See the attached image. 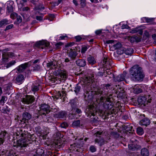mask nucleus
Segmentation results:
<instances>
[{
  "instance_id": "dca6fc26",
  "label": "nucleus",
  "mask_w": 156,
  "mask_h": 156,
  "mask_svg": "<svg viewBox=\"0 0 156 156\" xmlns=\"http://www.w3.org/2000/svg\"><path fill=\"white\" fill-rule=\"evenodd\" d=\"M24 80V76L21 74L18 75L16 78V83L18 84H22Z\"/></svg>"
},
{
  "instance_id": "a18cd8bd",
  "label": "nucleus",
  "mask_w": 156,
  "mask_h": 156,
  "mask_svg": "<svg viewBox=\"0 0 156 156\" xmlns=\"http://www.w3.org/2000/svg\"><path fill=\"white\" fill-rule=\"evenodd\" d=\"M113 46L115 49H117L121 47L122 44L120 42H117L116 44L114 45Z\"/></svg>"
},
{
  "instance_id": "20e7f679",
  "label": "nucleus",
  "mask_w": 156,
  "mask_h": 156,
  "mask_svg": "<svg viewBox=\"0 0 156 156\" xmlns=\"http://www.w3.org/2000/svg\"><path fill=\"white\" fill-rule=\"evenodd\" d=\"M104 133L102 131H97L94 134V136L97 138L95 140V143H98L100 146H101L105 144V140L103 138Z\"/></svg>"
},
{
  "instance_id": "69168bd1",
  "label": "nucleus",
  "mask_w": 156,
  "mask_h": 156,
  "mask_svg": "<svg viewBox=\"0 0 156 156\" xmlns=\"http://www.w3.org/2000/svg\"><path fill=\"white\" fill-rule=\"evenodd\" d=\"M5 96H2L1 99L0 100V102L1 104H4L5 103Z\"/></svg>"
},
{
  "instance_id": "37998d69",
  "label": "nucleus",
  "mask_w": 156,
  "mask_h": 156,
  "mask_svg": "<svg viewBox=\"0 0 156 156\" xmlns=\"http://www.w3.org/2000/svg\"><path fill=\"white\" fill-rule=\"evenodd\" d=\"M31 90L34 92L37 91L39 90V86L32 85L31 86Z\"/></svg>"
},
{
  "instance_id": "603ef678",
  "label": "nucleus",
  "mask_w": 156,
  "mask_h": 156,
  "mask_svg": "<svg viewBox=\"0 0 156 156\" xmlns=\"http://www.w3.org/2000/svg\"><path fill=\"white\" fill-rule=\"evenodd\" d=\"M90 150L92 152H95L96 151V148L95 146L92 145L90 147Z\"/></svg>"
},
{
  "instance_id": "f03ea898",
  "label": "nucleus",
  "mask_w": 156,
  "mask_h": 156,
  "mask_svg": "<svg viewBox=\"0 0 156 156\" xmlns=\"http://www.w3.org/2000/svg\"><path fill=\"white\" fill-rule=\"evenodd\" d=\"M129 73L130 78L133 81H142L145 77L142 68L138 65H135L131 67Z\"/></svg>"
},
{
  "instance_id": "79ce46f5",
  "label": "nucleus",
  "mask_w": 156,
  "mask_h": 156,
  "mask_svg": "<svg viewBox=\"0 0 156 156\" xmlns=\"http://www.w3.org/2000/svg\"><path fill=\"white\" fill-rule=\"evenodd\" d=\"M111 134L112 137L115 138H119L120 136V134L116 132H112Z\"/></svg>"
},
{
  "instance_id": "a19ab883",
  "label": "nucleus",
  "mask_w": 156,
  "mask_h": 156,
  "mask_svg": "<svg viewBox=\"0 0 156 156\" xmlns=\"http://www.w3.org/2000/svg\"><path fill=\"white\" fill-rule=\"evenodd\" d=\"M132 129V126L130 125H129L127 126H126L125 127V129L126 131L129 132V133H133V130Z\"/></svg>"
},
{
  "instance_id": "0eeeda50",
  "label": "nucleus",
  "mask_w": 156,
  "mask_h": 156,
  "mask_svg": "<svg viewBox=\"0 0 156 156\" xmlns=\"http://www.w3.org/2000/svg\"><path fill=\"white\" fill-rule=\"evenodd\" d=\"M50 43L46 41H40L37 42L35 44L36 47L42 49H46L49 47Z\"/></svg>"
},
{
  "instance_id": "0e129e2a",
  "label": "nucleus",
  "mask_w": 156,
  "mask_h": 156,
  "mask_svg": "<svg viewBox=\"0 0 156 156\" xmlns=\"http://www.w3.org/2000/svg\"><path fill=\"white\" fill-rule=\"evenodd\" d=\"M75 111V112H76L79 115L82 113V111L81 110L76 108L75 109H74Z\"/></svg>"
},
{
  "instance_id": "9b49d317",
  "label": "nucleus",
  "mask_w": 156,
  "mask_h": 156,
  "mask_svg": "<svg viewBox=\"0 0 156 156\" xmlns=\"http://www.w3.org/2000/svg\"><path fill=\"white\" fill-rule=\"evenodd\" d=\"M35 99L34 96L27 95L25 98H23L22 102L27 104H31L35 101Z\"/></svg>"
},
{
  "instance_id": "864d4df0",
  "label": "nucleus",
  "mask_w": 156,
  "mask_h": 156,
  "mask_svg": "<svg viewBox=\"0 0 156 156\" xmlns=\"http://www.w3.org/2000/svg\"><path fill=\"white\" fill-rule=\"evenodd\" d=\"M13 26L14 25L13 24H11L8 25L6 27L5 29V31H6L12 28L13 27Z\"/></svg>"
},
{
  "instance_id": "39448f33",
  "label": "nucleus",
  "mask_w": 156,
  "mask_h": 156,
  "mask_svg": "<svg viewBox=\"0 0 156 156\" xmlns=\"http://www.w3.org/2000/svg\"><path fill=\"white\" fill-rule=\"evenodd\" d=\"M83 139H80L73 144L71 145V147L72 149H73V150H76V151L80 152L81 151V148L83 147Z\"/></svg>"
},
{
  "instance_id": "9d476101",
  "label": "nucleus",
  "mask_w": 156,
  "mask_h": 156,
  "mask_svg": "<svg viewBox=\"0 0 156 156\" xmlns=\"http://www.w3.org/2000/svg\"><path fill=\"white\" fill-rule=\"evenodd\" d=\"M31 115L30 113L25 112L23 113L22 118L20 121L25 124L28 123V121L31 118Z\"/></svg>"
},
{
  "instance_id": "13d9d810",
  "label": "nucleus",
  "mask_w": 156,
  "mask_h": 156,
  "mask_svg": "<svg viewBox=\"0 0 156 156\" xmlns=\"http://www.w3.org/2000/svg\"><path fill=\"white\" fill-rule=\"evenodd\" d=\"M81 2L80 4L82 7H84L86 5V0H80Z\"/></svg>"
},
{
  "instance_id": "a878e982",
  "label": "nucleus",
  "mask_w": 156,
  "mask_h": 156,
  "mask_svg": "<svg viewBox=\"0 0 156 156\" xmlns=\"http://www.w3.org/2000/svg\"><path fill=\"white\" fill-rule=\"evenodd\" d=\"M141 154L143 156H148L149 155V152L147 149L146 148H144L141 150Z\"/></svg>"
},
{
  "instance_id": "09e8293b",
  "label": "nucleus",
  "mask_w": 156,
  "mask_h": 156,
  "mask_svg": "<svg viewBox=\"0 0 156 156\" xmlns=\"http://www.w3.org/2000/svg\"><path fill=\"white\" fill-rule=\"evenodd\" d=\"M68 126V124L66 122H63L61 124L60 126L62 128H66Z\"/></svg>"
},
{
  "instance_id": "4be33fe9",
  "label": "nucleus",
  "mask_w": 156,
  "mask_h": 156,
  "mask_svg": "<svg viewBox=\"0 0 156 156\" xmlns=\"http://www.w3.org/2000/svg\"><path fill=\"white\" fill-rule=\"evenodd\" d=\"M133 92L136 94L141 93L143 91L142 87L140 85H136L133 88Z\"/></svg>"
},
{
  "instance_id": "052dcab7",
  "label": "nucleus",
  "mask_w": 156,
  "mask_h": 156,
  "mask_svg": "<svg viewBox=\"0 0 156 156\" xmlns=\"http://www.w3.org/2000/svg\"><path fill=\"white\" fill-rule=\"evenodd\" d=\"M49 17L48 20L50 21H52V19L55 18V16L54 14H49Z\"/></svg>"
},
{
  "instance_id": "6e6d98bb",
  "label": "nucleus",
  "mask_w": 156,
  "mask_h": 156,
  "mask_svg": "<svg viewBox=\"0 0 156 156\" xmlns=\"http://www.w3.org/2000/svg\"><path fill=\"white\" fill-rule=\"evenodd\" d=\"M52 66H55V64H53V62H50L48 63L47 64V66L50 68H51V67H52Z\"/></svg>"
},
{
  "instance_id": "de8ad7c7",
  "label": "nucleus",
  "mask_w": 156,
  "mask_h": 156,
  "mask_svg": "<svg viewBox=\"0 0 156 156\" xmlns=\"http://www.w3.org/2000/svg\"><path fill=\"white\" fill-rule=\"evenodd\" d=\"M16 18V21L18 23H20L22 22V19L20 16L18 15Z\"/></svg>"
},
{
  "instance_id": "2f4dec72",
  "label": "nucleus",
  "mask_w": 156,
  "mask_h": 156,
  "mask_svg": "<svg viewBox=\"0 0 156 156\" xmlns=\"http://www.w3.org/2000/svg\"><path fill=\"white\" fill-rule=\"evenodd\" d=\"M143 20L144 22L151 24L154 21V19L152 18H148L147 17H144L143 18Z\"/></svg>"
},
{
  "instance_id": "5701e85b",
  "label": "nucleus",
  "mask_w": 156,
  "mask_h": 156,
  "mask_svg": "<svg viewBox=\"0 0 156 156\" xmlns=\"http://www.w3.org/2000/svg\"><path fill=\"white\" fill-rule=\"evenodd\" d=\"M102 65L105 67L107 66H108L109 67V66H111L110 59L105 56L103 59Z\"/></svg>"
},
{
  "instance_id": "72a5a7b5",
  "label": "nucleus",
  "mask_w": 156,
  "mask_h": 156,
  "mask_svg": "<svg viewBox=\"0 0 156 156\" xmlns=\"http://www.w3.org/2000/svg\"><path fill=\"white\" fill-rule=\"evenodd\" d=\"M2 64L5 65L8 62V57L7 56V55H3L2 54Z\"/></svg>"
},
{
  "instance_id": "2eb2a0df",
  "label": "nucleus",
  "mask_w": 156,
  "mask_h": 156,
  "mask_svg": "<svg viewBox=\"0 0 156 156\" xmlns=\"http://www.w3.org/2000/svg\"><path fill=\"white\" fill-rule=\"evenodd\" d=\"M126 74L127 73L125 71H124L122 74L116 76L115 79V81L116 82H120L124 80Z\"/></svg>"
},
{
  "instance_id": "58836bf2",
  "label": "nucleus",
  "mask_w": 156,
  "mask_h": 156,
  "mask_svg": "<svg viewBox=\"0 0 156 156\" xmlns=\"http://www.w3.org/2000/svg\"><path fill=\"white\" fill-rule=\"evenodd\" d=\"M1 111L2 112L4 113L7 114L8 112H9L10 111V109H9L8 107L7 106L4 107L2 109Z\"/></svg>"
},
{
  "instance_id": "1a4fd4ad",
  "label": "nucleus",
  "mask_w": 156,
  "mask_h": 156,
  "mask_svg": "<svg viewBox=\"0 0 156 156\" xmlns=\"http://www.w3.org/2000/svg\"><path fill=\"white\" fill-rule=\"evenodd\" d=\"M67 53L68 56L70 58L71 61H73L76 58L78 55L77 51L75 50V49L70 48V49H68L67 50Z\"/></svg>"
},
{
  "instance_id": "c03bdc74",
  "label": "nucleus",
  "mask_w": 156,
  "mask_h": 156,
  "mask_svg": "<svg viewBox=\"0 0 156 156\" xmlns=\"http://www.w3.org/2000/svg\"><path fill=\"white\" fill-rule=\"evenodd\" d=\"M80 120H77L74 121L72 123V126L74 127H76L80 126Z\"/></svg>"
},
{
  "instance_id": "7ed1b4c3",
  "label": "nucleus",
  "mask_w": 156,
  "mask_h": 156,
  "mask_svg": "<svg viewBox=\"0 0 156 156\" xmlns=\"http://www.w3.org/2000/svg\"><path fill=\"white\" fill-rule=\"evenodd\" d=\"M34 135L33 134L31 135L28 133L26 134L21 133V137L22 138L18 140L15 146H16L18 150H20V152L23 153L25 151V147L28 145L29 144L31 143L30 139H31L32 136Z\"/></svg>"
},
{
  "instance_id": "e433bc0d",
  "label": "nucleus",
  "mask_w": 156,
  "mask_h": 156,
  "mask_svg": "<svg viewBox=\"0 0 156 156\" xmlns=\"http://www.w3.org/2000/svg\"><path fill=\"white\" fill-rule=\"evenodd\" d=\"M81 91V87L80 86L77 84L74 88V91L76 95L80 93Z\"/></svg>"
},
{
  "instance_id": "7c9ffc66",
  "label": "nucleus",
  "mask_w": 156,
  "mask_h": 156,
  "mask_svg": "<svg viewBox=\"0 0 156 156\" xmlns=\"http://www.w3.org/2000/svg\"><path fill=\"white\" fill-rule=\"evenodd\" d=\"M16 62V61L15 60H12L9 63L5 64V65L4 66V68H5L6 69L14 65Z\"/></svg>"
},
{
  "instance_id": "f704fd0d",
  "label": "nucleus",
  "mask_w": 156,
  "mask_h": 156,
  "mask_svg": "<svg viewBox=\"0 0 156 156\" xmlns=\"http://www.w3.org/2000/svg\"><path fill=\"white\" fill-rule=\"evenodd\" d=\"M9 23V21L7 19H4L0 21V28L3 26Z\"/></svg>"
},
{
  "instance_id": "e2e57ef3",
  "label": "nucleus",
  "mask_w": 156,
  "mask_h": 156,
  "mask_svg": "<svg viewBox=\"0 0 156 156\" xmlns=\"http://www.w3.org/2000/svg\"><path fill=\"white\" fill-rule=\"evenodd\" d=\"M138 31H139V29L137 28H136L131 30L130 31V33L133 34L137 32Z\"/></svg>"
},
{
  "instance_id": "4468645a",
  "label": "nucleus",
  "mask_w": 156,
  "mask_h": 156,
  "mask_svg": "<svg viewBox=\"0 0 156 156\" xmlns=\"http://www.w3.org/2000/svg\"><path fill=\"white\" fill-rule=\"evenodd\" d=\"M128 147L129 150L134 151L140 149L141 147L140 145L133 142L129 144Z\"/></svg>"
},
{
  "instance_id": "6e6552de",
  "label": "nucleus",
  "mask_w": 156,
  "mask_h": 156,
  "mask_svg": "<svg viewBox=\"0 0 156 156\" xmlns=\"http://www.w3.org/2000/svg\"><path fill=\"white\" fill-rule=\"evenodd\" d=\"M31 65V61H29L20 65L16 68V69L19 73H23L26 69L29 67Z\"/></svg>"
},
{
  "instance_id": "393cba45",
  "label": "nucleus",
  "mask_w": 156,
  "mask_h": 156,
  "mask_svg": "<svg viewBox=\"0 0 156 156\" xmlns=\"http://www.w3.org/2000/svg\"><path fill=\"white\" fill-rule=\"evenodd\" d=\"M60 78H59L60 79V81H62V80H64L67 78V76L65 72H62L61 71L60 73V75L59 76Z\"/></svg>"
},
{
  "instance_id": "ea45409f",
  "label": "nucleus",
  "mask_w": 156,
  "mask_h": 156,
  "mask_svg": "<svg viewBox=\"0 0 156 156\" xmlns=\"http://www.w3.org/2000/svg\"><path fill=\"white\" fill-rule=\"evenodd\" d=\"M7 11L9 13H10L13 11V7L12 5L9 4L7 6Z\"/></svg>"
},
{
  "instance_id": "412c9836",
  "label": "nucleus",
  "mask_w": 156,
  "mask_h": 156,
  "mask_svg": "<svg viewBox=\"0 0 156 156\" xmlns=\"http://www.w3.org/2000/svg\"><path fill=\"white\" fill-rule=\"evenodd\" d=\"M129 40L131 43H133L134 42H138L141 41V38L140 37L134 36L130 37Z\"/></svg>"
},
{
  "instance_id": "4d7b16f0",
  "label": "nucleus",
  "mask_w": 156,
  "mask_h": 156,
  "mask_svg": "<svg viewBox=\"0 0 156 156\" xmlns=\"http://www.w3.org/2000/svg\"><path fill=\"white\" fill-rule=\"evenodd\" d=\"M105 73H106V74L108 75H111L112 76H114L113 74H112V72H111V71L110 70V69H107L106 70H105Z\"/></svg>"
},
{
  "instance_id": "3c124183",
  "label": "nucleus",
  "mask_w": 156,
  "mask_h": 156,
  "mask_svg": "<svg viewBox=\"0 0 156 156\" xmlns=\"http://www.w3.org/2000/svg\"><path fill=\"white\" fill-rule=\"evenodd\" d=\"M9 50V48H5V49H3L2 50V54L3 55H7V53L8 52H7Z\"/></svg>"
},
{
  "instance_id": "473e14b6",
  "label": "nucleus",
  "mask_w": 156,
  "mask_h": 156,
  "mask_svg": "<svg viewBox=\"0 0 156 156\" xmlns=\"http://www.w3.org/2000/svg\"><path fill=\"white\" fill-rule=\"evenodd\" d=\"M133 50L132 48H128L125 51V53L128 55H131L133 52Z\"/></svg>"
},
{
  "instance_id": "ddd939ff",
  "label": "nucleus",
  "mask_w": 156,
  "mask_h": 156,
  "mask_svg": "<svg viewBox=\"0 0 156 156\" xmlns=\"http://www.w3.org/2000/svg\"><path fill=\"white\" fill-rule=\"evenodd\" d=\"M34 117L36 119L42 118L44 119L43 120L44 121L46 122L48 121V115H46V113L45 112L41 113L40 112L39 113V114H35L34 115Z\"/></svg>"
},
{
  "instance_id": "680f3d73",
  "label": "nucleus",
  "mask_w": 156,
  "mask_h": 156,
  "mask_svg": "<svg viewBox=\"0 0 156 156\" xmlns=\"http://www.w3.org/2000/svg\"><path fill=\"white\" fill-rule=\"evenodd\" d=\"M6 134V132H3V131H1L0 133V137L3 138H4V137L5 136Z\"/></svg>"
},
{
  "instance_id": "c85d7f7f",
  "label": "nucleus",
  "mask_w": 156,
  "mask_h": 156,
  "mask_svg": "<svg viewBox=\"0 0 156 156\" xmlns=\"http://www.w3.org/2000/svg\"><path fill=\"white\" fill-rule=\"evenodd\" d=\"M69 104L71 106L72 110H74L76 108V101L74 100H71L69 103Z\"/></svg>"
},
{
  "instance_id": "6ab92c4d",
  "label": "nucleus",
  "mask_w": 156,
  "mask_h": 156,
  "mask_svg": "<svg viewBox=\"0 0 156 156\" xmlns=\"http://www.w3.org/2000/svg\"><path fill=\"white\" fill-rule=\"evenodd\" d=\"M146 98L144 96H140L139 97L137 100V101L139 104L140 105H145V103L147 104L148 101H146Z\"/></svg>"
},
{
  "instance_id": "c9c22d12",
  "label": "nucleus",
  "mask_w": 156,
  "mask_h": 156,
  "mask_svg": "<svg viewBox=\"0 0 156 156\" xmlns=\"http://www.w3.org/2000/svg\"><path fill=\"white\" fill-rule=\"evenodd\" d=\"M5 156H19L16 154L12 150L7 151L5 154Z\"/></svg>"
},
{
  "instance_id": "774afa93",
  "label": "nucleus",
  "mask_w": 156,
  "mask_h": 156,
  "mask_svg": "<svg viewBox=\"0 0 156 156\" xmlns=\"http://www.w3.org/2000/svg\"><path fill=\"white\" fill-rule=\"evenodd\" d=\"M128 156H136V154L134 152H129L128 154Z\"/></svg>"
},
{
  "instance_id": "423d86ee",
  "label": "nucleus",
  "mask_w": 156,
  "mask_h": 156,
  "mask_svg": "<svg viewBox=\"0 0 156 156\" xmlns=\"http://www.w3.org/2000/svg\"><path fill=\"white\" fill-rule=\"evenodd\" d=\"M112 97H105L103 101H101L100 99V98H98V99L100 100L101 102H103L104 100H105V102L103 104L104 107L107 109H111L113 107V103L110 100Z\"/></svg>"
},
{
  "instance_id": "cd10ccee",
  "label": "nucleus",
  "mask_w": 156,
  "mask_h": 156,
  "mask_svg": "<svg viewBox=\"0 0 156 156\" xmlns=\"http://www.w3.org/2000/svg\"><path fill=\"white\" fill-rule=\"evenodd\" d=\"M33 69H31L30 70V69H29L27 70V71L28 72V73H29V72H30L31 71H37L41 69L40 66L39 65H35L33 66Z\"/></svg>"
},
{
  "instance_id": "f8f14e48",
  "label": "nucleus",
  "mask_w": 156,
  "mask_h": 156,
  "mask_svg": "<svg viewBox=\"0 0 156 156\" xmlns=\"http://www.w3.org/2000/svg\"><path fill=\"white\" fill-rule=\"evenodd\" d=\"M50 106L48 105L43 104L41 105L40 107V112L41 113H45L46 115H48V114L50 112Z\"/></svg>"
},
{
  "instance_id": "bb28decb",
  "label": "nucleus",
  "mask_w": 156,
  "mask_h": 156,
  "mask_svg": "<svg viewBox=\"0 0 156 156\" xmlns=\"http://www.w3.org/2000/svg\"><path fill=\"white\" fill-rule=\"evenodd\" d=\"M19 7L22 8L25 5V3L27 2V0H16Z\"/></svg>"
},
{
  "instance_id": "49530a36",
  "label": "nucleus",
  "mask_w": 156,
  "mask_h": 156,
  "mask_svg": "<svg viewBox=\"0 0 156 156\" xmlns=\"http://www.w3.org/2000/svg\"><path fill=\"white\" fill-rule=\"evenodd\" d=\"M50 108V111L52 112H56L58 111V108L55 106H51Z\"/></svg>"
},
{
  "instance_id": "5fc2aeb1",
  "label": "nucleus",
  "mask_w": 156,
  "mask_h": 156,
  "mask_svg": "<svg viewBox=\"0 0 156 156\" xmlns=\"http://www.w3.org/2000/svg\"><path fill=\"white\" fill-rule=\"evenodd\" d=\"M87 49V48L86 46L82 47L81 50V53L83 54L84 53Z\"/></svg>"
},
{
  "instance_id": "f257e3e1",
  "label": "nucleus",
  "mask_w": 156,
  "mask_h": 156,
  "mask_svg": "<svg viewBox=\"0 0 156 156\" xmlns=\"http://www.w3.org/2000/svg\"><path fill=\"white\" fill-rule=\"evenodd\" d=\"M111 83L101 84L97 90L95 91L90 90L91 87H90L84 86V96L85 100L87 101L89 103L93 99L94 94L99 95L100 99L101 101H103L105 97H112V94L110 93L113 89Z\"/></svg>"
},
{
  "instance_id": "c756f323",
  "label": "nucleus",
  "mask_w": 156,
  "mask_h": 156,
  "mask_svg": "<svg viewBox=\"0 0 156 156\" xmlns=\"http://www.w3.org/2000/svg\"><path fill=\"white\" fill-rule=\"evenodd\" d=\"M36 154L34 155V156H43L44 151L42 149L39 148L36 151Z\"/></svg>"
},
{
  "instance_id": "aec40b11",
  "label": "nucleus",
  "mask_w": 156,
  "mask_h": 156,
  "mask_svg": "<svg viewBox=\"0 0 156 156\" xmlns=\"http://www.w3.org/2000/svg\"><path fill=\"white\" fill-rule=\"evenodd\" d=\"M67 115V113L65 111H62L58 112L55 115V117L56 118H63Z\"/></svg>"
},
{
  "instance_id": "f3484780",
  "label": "nucleus",
  "mask_w": 156,
  "mask_h": 156,
  "mask_svg": "<svg viewBox=\"0 0 156 156\" xmlns=\"http://www.w3.org/2000/svg\"><path fill=\"white\" fill-rule=\"evenodd\" d=\"M76 63L77 66L81 67H84L86 65V62L84 59H79L76 61Z\"/></svg>"
},
{
  "instance_id": "bf43d9fd",
  "label": "nucleus",
  "mask_w": 156,
  "mask_h": 156,
  "mask_svg": "<svg viewBox=\"0 0 156 156\" xmlns=\"http://www.w3.org/2000/svg\"><path fill=\"white\" fill-rule=\"evenodd\" d=\"M63 43L61 42H59L56 43L55 44L56 47L57 48H59L62 45Z\"/></svg>"
},
{
  "instance_id": "4c0bfd02",
  "label": "nucleus",
  "mask_w": 156,
  "mask_h": 156,
  "mask_svg": "<svg viewBox=\"0 0 156 156\" xmlns=\"http://www.w3.org/2000/svg\"><path fill=\"white\" fill-rule=\"evenodd\" d=\"M144 130L142 128L139 127L137 128L136 133L139 135H141L144 133Z\"/></svg>"
},
{
  "instance_id": "338daca9",
  "label": "nucleus",
  "mask_w": 156,
  "mask_h": 156,
  "mask_svg": "<svg viewBox=\"0 0 156 156\" xmlns=\"http://www.w3.org/2000/svg\"><path fill=\"white\" fill-rule=\"evenodd\" d=\"M75 39H76V42H79L81 40L82 38L80 36H76L75 37Z\"/></svg>"
},
{
  "instance_id": "b1692460",
  "label": "nucleus",
  "mask_w": 156,
  "mask_h": 156,
  "mask_svg": "<svg viewBox=\"0 0 156 156\" xmlns=\"http://www.w3.org/2000/svg\"><path fill=\"white\" fill-rule=\"evenodd\" d=\"M87 60L89 64L93 65L96 63V61L94 58L92 56H90L87 58Z\"/></svg>"
},
{
  "instance_id": "a211bd4d",
  "label": "nucleus",
  "mask_w": 156,
  "mask_h": 156,
  "mask_svg": "<svg viewBox=\"0 0 156 156\" xmlns=\"http://www.w3.org/2000/svg\"><path fill=\"white\" fill-rule=\"evenodd\" d=\"M151 123L150 119L147 118H145L140 121V124L141 125L147 126Z\"/></svg>"
},
{
  "instance_id": "8fccbe9b",
  "label": "nucleus",
  "mask_w": 156,
  "mask_h": 156,
  "mask_svg": "<svg viewBox=\"0 0 156 156\" xmlns=\"http://www.w3.org/2000/svg\"><path fill=\"white\" fill-rule=\"evenodd\" d=\"M18 15V14L17 13L13 12L10 15V17L12 19H14L16 18V17Z\"/></svg>"
}]
</instances>
